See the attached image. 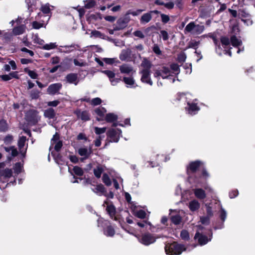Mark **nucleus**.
Masks as SVG:
<instances>
[{
	"mask_svg": "<svg viewBox=\"0 0 255 255\" xmlns=\"http://www.w3.org/2000/svg\"><path fill=\"white\" fill-rule=\"evenodd\" d=\"M185 250V248L183 245L178 244L176 243L167 244L165 247V251L166 254L170 255H179Z\"/></svg>",
	"mask_w": 255,
	"mask_h": 255,
	"instance_id": "f257e3e1",
	"label": "nucleus"
},
{
	"mask_svg": "<svg viewBox=\"0 0 255 255\" xmlns=\"http://www.w3.org/2000/svg\"><path fill=\"white\" fill-rule=\"evenodd\" d=\"M179 98L178 100L181 101V102L184 103L185 104V109L187 112L190 114L191 113V99L190 94L188 93L187 94H181L179 96Z\"/></svg>",
	"mask_w": 255,
	"mask_h": 255,
	"instance_id": "f03ea898",
	"label": "nucleus"
},
{
	"mask_svg": "<svg viewBox=\"0 0 255 255\" xmlns=\"http://www.w3.org/2000/svg\"><path fill=\"white\" fill-rule=\"evenodd\" d=\"M209 234H211V237H212V232L211 230H209ZM194 239L197 240L199 245L200 246H203L207 244L208 242L210 241L211 238H208L207 236L197 232L195 235Z\"/></svg>",
	"mask_w": 255,
	"mask_h": 255,
	"instance_id": "7ed1b4c3",
	"label": "nucleus"
},
{
	"mask_svg": "<svg viewBox=\"0 0 255 255\" xmlns=\"http://www.w3.org/2000/svg\"><path fill=\"white\" fill-rule=\"evenodd\" d=\"M138 240L140 243L145 246H148L156 241L155 237L149 233L142 235Z\"/></svg>",
	"mask_w": 255,
	"mask_h": 255,
	"instance_id": "20e7f679",
	"label": "nucleus"
},
{
	"mask_svg": "<svg viewBox=\"0 0 255 255\" xmlns=\"http://www.w3.org/2000/svg\"><path fill=\"white\" fill-rule=\"evenodd\" d=\"M170 75V70L166 67H162L160 70H156L154 74L155 77L161 76L163 79L167 78Z\"/></svg>",
	"mask_w": 255,
	"mask_h": 255,
	"instance_id": "39448f33",
	"label": "nucleus"
},
{
	"mask_svg": "<svg viewBox=\"0 0 255 255\" xmlns=\"http://www.w3.org/2000/svg\"><path fill=\"white\" fill-rule=\"evenodd\" d=\"M102 73L105 74L109 79L111 84L113 86L116 85L120 81L121 79L115 78V73L111 70L103 71Z\"/></svg>",
	"mask_w": 255,
	"mask_h": 255,
	"instance_id": "423d86ee",
	"label": "nucleus"
},
{
	"mask_svg": "<svg viewBox=\"0 0 255 255\" xmlns=\"http://www.w3.org/2000/svg\"><path fill=\"white\" fill-rule=\"evenodd\" d=\"M139 74L141 75V81L143 83H145L152 85L153 83L150 78V71L145 70H140Z\"/></svg>",
	"mask_w": 255,
	"mask_h": 255,
	"instance_id": "0eeeda50",
	"label": "nucleus"
},
{
	"mask_svg": "<svg viewBox=\"0 0 255 255\" xmlns=\"http://www.w3.org/2000/svg\"><path fill=\"white\" fill-rule=\"evenodd\" d=\"M26 118L28 121L36 123L39 120L38 112L36 110H31L27 113Z\"/></svg>",
	"mask_w": 255,
	"mask_h": 255,
	"instance_id": "6e6552de",
	"label": "nucleus"
},
{
	"mask_svg": "<svg viewBox=\"0 0 255 255\" xmlns=\"http://www.w3.org/2000/svg\"><path fill=\"white\" fill-rule=\"evenodd\" d=\"M59 135L56 133L53 136L51 140V145H54V149L57 151L60 150L62 146V142L59 139Z\"/></svg>",
	"mask_w": 255,
	"mask_h": 255,
	"instance_id": "1a4fd4ad",
	"label": "nucleus"
},
{
	"mask_svg": "<svg viewBox=\"0 0 255 255\" xmlns=\"http://www.w3.org/2000/svg\"><path fill=\"white\" fill-rule=\"evenodd\" d=\"M74 114L78 119L82 121H87L90 120V114L86 111H82L80 110H77L74 112Z\"/></svg>",
	"mask_w": 255,
	"mask_h": 255,
	"instance_id": "9d476101",
	"label": "nucleus"
},
{
	"mask_svg": "<svg viewBox=\"0 0 255 255\" xmlns=\"http://www.w3.org/2000/svg\"><path fill=\"white\" fill-rule=\"evenodd\" d=\"M61 87L62 85L60 83L53 84L48 87L47 92L50 95H54L60 90Z\"/></svg>",
	"mask_w": 255,
	"mask_h": 255,
	"instance_id": "9b49d317",
	"label": "nucleus"
},
{
	"mask_svg": "<svg viewBox=\"0 0 255 255\" xmlns=\"http://www.w3.org/2000/svg\"><path fill=\"white\" fill-rule=\"evenodd\" d=\"M131 54V51L129 49H123L120 54L119 58L123 61H128L130 59Z\"/></svg>",
	"mask_w": 255,
	"mask_h": 255,
	"instance_id": "f8f14e48",
	"label": "nucleus"
},
{
	"mask_svg": "<svg viewBox=\"0 0 255 255\" xmlns=\"http://www.w3.org/2000/svg\"><path fill=\"white\" fill-rule=\"evenodd\" d=\"M66 80L67 82L70 84H74L77 85L79 82L78 75L75 73H70L66 76Z\"/></svg>",
	"mask_w": 255,
	"mask_h": 255,
	"instance_id": "ddd939ff",
	"label": "nucleus"
},
{
	"mask_svg": "<svg viewBox=\"0 0 255 255\" xmlns=\"http://www.w3.org/2000/svg\"><path fill=\"white\" fill-rule=\"evenodd\" d=\"M120 70L121 73L130 74L133 72V67L128 64H124L120 66Z\"/></svg>",
	"mask_w": 255,
	"mask_h": 255,
	"instance_id": "4468645a",
	"label": "nucleus"
},
{
	"mask_svg": "<svg viewBox=\"0 0 255 255\" xmlns=\"http://www.w3.org/2000/svg\"><path fill=\"white\" fill-rule=\"evenodd\" d=\"M193 192L195 196L199 200H204L206 197L205 191L202 188H196Z\"/></svg>",
	"mask_w": 255,
	"mask_h": 255,
	"instance_id": "2eb2a0df",
	"label": "nucleus"
},
{
	"mask_svg": "<svg viewBox=\"0 0 255 255\" xmlns=\"http://www.w3.org/2000/svg\"><path fill=\"white\" fill-rule=\"evenodd\" d=\"M60 47L64 48V49L62 50L59 48V51L66 53H70L79 48V46L76 44H71L70 45H65L63 46H61Z\"/></svg>",
	"mask_w": 255,
	"mask_h": 255,
	"instance_id": "dca6fc26",
	"label": "nucleus"
},
{
	"mask_svg": "<svg viewBox=\"0 0 255 255\" xmlns=\"http://www.w3.org/2000/svg\"><path fill=\"white\" fill-rule=\"evenodd\" d=\"M106 210L112 219H113L115 221H118V218L115 216L116 208L114 205H107Z\"/></svg>",
	"mask_w": 255,
	"mask_h": 255,
	"instance_id": "f3484780",
	"label": "nucleus"
},
{
	"mask_svg": "<svg viewBox=\"0 0 255 255\" xmlns=\"http://www.w3.org/2000/svg\"><path fill=\"white\" fill-rule=\"evenodd\" d=\"M53 6L50 5L48 3H47L41 4L40 9L43 13L49 14L51 13V10L53 9Z\"/></svg>",
	"mask_w": 255,
	"mask_h": 255,
	"instance_id": "a211bd4d",
	"label": "nucleus"
},
{
	"mask_svg": "<svg viewBox=\"0 0 255 255\" xmlns=\"http://www.w3.org/2000/svg\"><path fill=\"white\" fill-rule=\"evenodd\" d=\"M140 66L142 68L141 70L150 71V69L152 67V64L149 60H148L146 58L144 57L143 58Z\"/></svg>",
	"mask_w": 255,
	"mask_h": 255,
	"instance_id": "6ab92c4d",
	"label": "nucleus"
},
{
	"mask_svg": "<svg viewBox=\"0 0 255 255\" xmlns=\"http://www.w3.org/2000/svg\"><path fill=\"white\" fill-rule=\"evenodd\" d=\"M26 140V137L24 136H21L18 141V146L19 149V150L22 153L23 156H24V154L26 152V148L23 151V148L25 145V143Z\"/></svg>",
	"mask_w": 255,
	"mask_h": 255,
	"instance_id": "aec40b11",
	"label": "nucleus"
},
{
	"mask_svg": "<svg viewBox=\"0 0 255 255\" xmlns=\"http://www.w3.org/2000/svg\"><path fill=\"white\" fill-rule=\"evenodd\" d=\"M200 43L199 41H193L192 40V49H194L195 50V51L194 52L195 56H196V61L198 62L200 59L202 58V55L201 54V52L200 51H198L197 50V46L199 45Z\"/></svg>",
	"mask_w": 255,
	"mask_h": 255,
	"instance_id": "412c9836",
	"label": "nucleus"
},
{
	"mask_svg": "<svg viewBox=\"0 0 255 255\" xmlns=\"http://www.w3.org/2000/svg\"><path fill=\"white\" fill-rule=\"evenodd\" d=\"M108 136L110 138L111 141L117 142L119 140V137L115 129H111L107 132Z\"/></svg>",
	"mask_w": 255,
	"mask_h": 255,
	"instance_id": "4be33fe9",
	"label": "nucleus"
},
{
	"mask_svg": "<svg viewBox=\"0 0 255 255\" xmlns=\"http://www.w3.org/2000/svg\"><path fill=\"white\" fill-rule=\"evenodd\" d=\"M204 29V25L195 24L192 22V34H199L203 31Z\"/></svg>",
	"mask_w": 255,
	"mask_h": 255,
	"instance_id": "5701e85b",
	"label": "nucleus"
},
{
	"mask_svg": "<svg viewBox=\"0 0 255 255\" xmlns=\"http://www.w3.org/2000/svg\"><path fill=\"white\" fill-rule=\"evenodd\" d=\"M78 153L81 156L87 158L92 153L91 148L86 147L80 148L78 149Z\"/></svg>",
	"mask_w": 255,
	"mask_h": 255,
	"instance_id": "b1692460",
	"label": "nucleus"
},
{
	"mask_svg": "<svg viewBox=\"0 0 255 255\" xmlns=\"http://www.w3.org/2000/svg\"><path fill=\"white\" fill-rule=\"evenodd\" d=\"M230 42L234 47H238L242 44L241 40L239 39L236 35H233L230 37Z\"/></svg>",
	"mask_w": 255,
	"mask_h": 255,
	"instance_id": "393cba45",
	"label": "nucleus"
},
{
	"mask_svg": "<svg viewBox=\"0 0 255 255\" xmlns=\"http://www.w3.org/2000/svg\"><path fill=\"white\" fill-rule=\"evenodd\" d=\"M56 113L54 110L51 108H49L44 111V116L45 117L49 119H54L55 117Z\"/></svg>",
	"mask_w": 255,
	"mask_h": 255,
	"instance_id": "a878e982",
	"label": "nucleus"
},
{
	"mask_svg": "<svg viewBox=\"0 0 255 255\" xmlns=\"http://www.w3.org/2000/svg\"><path fill=\"white\" fill-rule=\"evenodd\" d=\"M202 166H204V163L200 160L192 161V175Z\"/></svg>",
	"mask_w": 255,
	"mask_h": 255,
	"instance_id": "bb28decb",
	"label": "nucleus"
},
{
	"mask_svg": "<svg viewBox=\"0 0 255 255\" xmlns=\"http://www.w3.org/2000/svg\"><path fill=\"white\" fill-rule=\"evenodd\" d=\"M220 215L219 217L222 221L221 224L219 227V229H222L224 227V223L225 221V220L227 217V213L226 211L223 209L222 207L220 210Z\"/></svg>",
	"mask_w": 255,
	"mask_h": 255,
	"instance_id": "cd10ccee",
	"label": "nucleus"
},
{
	"mask_svg": "<svg viewBox=\"0 0 255 255\" xmlns=\"http://www.w3.org/2000/svg\"><path fill=\"white\" fill-rule=\"evenodd\" d=\"M152 18V14L150 12H147L143 14L140 19L141 24H146L149 22Z\"/></svg>",
	"mask_w": 255,
	"mask_h": 255,
	"instance_id": "c85d7f7f",
	"label": "nucleus"
},
{
	"mask_svg": "<svg viewBox=\"0 0 255 255\" xmlns=\"http://www.w3.org/2000/svg\"><path fill=\"white\" fill-rule=\"evenodd\" d=\"M25 26L24 25H21L15 27L13 29V33L15 35H18L22 34L25 31Z\"/></svg>",
	"mask_w": 255,
	"mask_h": 255,
	"instance_id": "c756f323",
	"label": "nucleus"
},
{
	"mask_svg": "<svg viewBox=\"0 0 255 255\" xmlns=\"http://www.w3.org/2000/svg\"><path fill=\"white\" fill-rule=\"evenodd\" d=\"M104 170V167L102 165H99L93 170L94 175L98 178L101 177L102 173Z\"/></svg>",
	"mask_w": 255,
	"mask_h": 255,
	"instance_id": "7c9ffc66",
	"label": "nucleus"
},
{
	"mask_svg": "<svg viewBox=\"0 0 255 255\" xmlns=\"http://www.w3.org/2000/svg\"><path fill=\"white\" fill-rule=\"evenodd\" d=\"M12 172L11 169L6 168L4 170H0V176L4 178H9L12 176Z\"/></svg>",
	"mask_w": 255,
	"mask_h": 255,
	"instance_id": "2f4dec72",
	"label": "nucleus"
},
{
	"mask_svg": "<svg viewBox=\"0 0 255 255\" xmlns=\"http://www.w3.org/2000/svg\"><path fill=\"white\" fill-rule=\"evenodd\" d=\"M4 148L5 151L10 154L13 157L16 156L18 154V151L14 146L4 147Z\"/></svg>",
	"mask_w": 255,
	"mask_h": 255,
	"instance_id": "473e14b6",
	"label": "nucleus"
},
{
	"mask_svg": "<svg viewBox=\"0 0 255 255\" xmlns=\"http://www.w3.org/2000/svg\"><path fill=\"white\" fill-rule=\"evenodd\" d=\"M104 234L108 237H113L115 234L114 229L111 226H109L104 231Z\"/></svg>",
	"mask_w": 255,
	"mask_h": 255,
	"instance_id": "72a5a7b5",
	"label": "nucleus"
},
{
	"mask_svg": "<svg viewBox=\"0 0 255 255\" xmlns=\"http://www.w3.org/2000/svg\"><path fill=\"white\" fill-rule=\"evenodd\" d=\"M26 2L27 3L28 8L30 11H33L36 9V0H26Z\"/></svg>",
	"mask_w": 255,
	"mask_h": 255,
	"instance_id": "f704fd0d",
	"label": "nucleus"
},
{
	"mask_svg": "<svg viewBox=\"0 0 255 255\" xmlns=\"http://www.w3.org/2000/svg\"><path fill=\"white\" fill-rule=\"evenodd\" d=\"M118 116L113 113H109L106 115L105 120L108 123H112L117 121Z\"/></svg>",
	"mask_w": 255,
	"mask_h": 255,
	"instance_id": "c9c22d12",
	"label": "nucleus"
},
{
	"mask_svg": "<svg viewBox=\"0 0 255 255\" xmlns=\"http://www.w3.org/2000/svg\"><path fill=\"white\" fill-rule=\"evenodd\" d=\"M93 191L96 193H100V195L103 194L106 192L105 188L101 184L97 185L96 188L93 189Z\"/></svg>",
	"mask_w": 255,
	"mask_h": 255,
	"instance_id": "e433bc0d",
	"label": "nucleus"
},
{
	"mask_svg": "<svg viewBox=\"0 0 255 255\" xmlns=\"http://www.w3.org/2000/svg\"><path fill=\"white\" fill-rule=\"evenodd\" d=\"M8 128V126L6 121L4 120L0 121V132L6 131Z\"/></svg>",
	"mask_w": 255,
	"mask_h": 255,
	"instance_id": "4c0bfd02",
	"label": "nucleus"
},
{
	"mask_svg": "<svg viewBox=\"0 0 255 255\" xmlns=\"http://www.w3.org/2000/svg\"><path fill=\"white\" fill-rule=\"evenodd\" d=\"M95 112L99 117L103 118L106 112V110L103 107H99L95 110Z\"/></svg>",
	"mask_w": 255,
	"mask_h": 255,
	"instance_id": "58836bf2",
	"label": "nucleus"
},
{
	"mask_svg": "<svg viewBox=\"0 0 255 255\" xmlns=\"http://www.w3.org/2000/svg\"><path fill=\"white\" fill-rule=\"evenodd\" d=\"M171 220L172 223L175 225H178L180 223L181 218L178 214L171 216Z\"/></svg>",
	"mask_w": 255,
	"mask_h": 255,
	"instance_id": "ea45409f",
	"label": "nucleus"
},
{
	"mask_svg": "<svg viewBox=\"0 0 255 255\" xmlns=\"http://www.w3.org/2000/svg\"><path fill=\"white\" fill-rule=\"evenodd\" d=\"M182 201L185 202L187 200H189L191 198V194L190 190H186L182 194Z\"/></svg>",
	"mask_w": 255,
	"mask_h": 255,
	"instance_id": "a19ab883",
	"label": "nucleus"
},
{
	"mask_svg": "<svg viewBox=\"0 0 255 255\" xmlns=\"http://www.w3.org/2000/svg\"><path fill=\"white\" fill-rule=\"evenodd\" d=\"M46 23L45 24L44 23V21H42V22H38L37 21H34L32 22V26L33 28L36 29H39L42 27H45V25H46Z\"/></svg>",
	"mask_w": 255,
	"mask_h": 255,
	"instance_id": "79ce46f5",
	"label": "nucleus"
},
{
	"mask_svg": "<svg viewBox=\"0 0 255 255\" xmlns=\"http://www.w3.org/2000/svg\"><path fill=\"white\" fill-rule=\"evenodd\" d=\"M123 81L127 85V87L134 85L135 81L132 77H124Z\"/></svg>",
	"mask_w": 255,
	"mask_h": 255,
	"instance_id": "37998d69",
	"label": "nucleus"
},
{
	"mask_svg": "<svg viewBox=\"0 0 255 255\" xmlns=\"http://www.w3.org/2000/svg\"><path fill=\"white\" fill-rule=\"evenodd\" d=\"M57 46V45L56 44V43L51 42L49 44H44L42 48L44 50H49L56 48Z\"/></svg>",
	"mask_w": 255,
	"mask_h": 255,
	"instance_id": "c03bdc74",
	"label": "nucleus"
},
{
	"mask_svg": "<svg viewBox=\"0 0 255 255\" xmlns=\"http://www.w3.org/2000/svg\"><path fill=\"white\" fill-rule=\"evenodd\" d=\"M102 181L107 186H110L112 184L111 180L109 176L106 174L104 173L102 177Z\"/></svg>",
	"mask_w": 255,
	"mask_h": 255,
	"instance_id": "a18cd8bd",
	"label": "nucleus"
},
{
	"mask_svg": "<svg viewBox=\"0 0 255 255\" xmlns=\"http://www.w3.org/2000/svg\"><path fill=\"white\" fill-rule=\"evenodd\" d=\"M220 41L223 46H229L230 44V39L226 36H221Z\"/></svg>",
	"mask_w": 255,
	"mask_h": 255,
	"instance_id": "49530a36",
	"label": "nucleus"
},
{
	"mask_svg": "<svg viewBox=\"0 0 255 255\" xmlns=\"http://www.w3.org/2000/svg\"><path fill=\"white\" fill-rule=\"evenodd\" d=\"M180 237L183 240L187 241L190 239V235L188 232L186 230H183L181 232Z\"/></svg>",
	"mask_w": 255,
	"mask_h": 255,
	"instance_id": "de8ad7c7",
	"label": "nucleus"
},
{
	"mask_svg": "<svg viewBox=\"0 0 255 255\" xmlns=\"http://www.w3.org/2000/svg\"><path fill=\"white\" fill-rule=\"evenodd\" d=\"M156 28L154 25H152L149 27H148L144 29V32L146 36H150L153 32V30Z\"/></svg>",
	"mask_w": 255,
	"mask_h": 255,
	"instance_id": "09e8293b",
	"label": "nucleus"
},
{
	"mask_svg": "<svg viewBox=\"0 0 255 255\" xmlns=\"http://www.w3.org/2000/svg\"><path fill=\"white\" fill-rule=\"evenodd\" d=\"M40 91L38 90L34 89L30 92V96L32 99H37L40 95Z\"/></svg>",
	"mask_w": 255,
	"mask_h": 255,
	"instance_id": "8fccbe9b",
	"label": "nucleus"
},
{
	"mask_svg": "<svg viewBox=\"0 0 255 255\" xmlns=\"http://www.w3.org/2000/svg\"><path fill=\"white\" fill-rule=\"evenodd\" d=\"M22 164L21 163H16L13 168L14 172L16 174H19L22 171Z\"/></svg>",
	"mask_w": 255,
	"mask_h": 255,
	"instance_id": "3c124183",
	"label": "nucleus"
},
{
	"mask_svg": "<svg viewBox=\"0 0 255 255\" xmlns=\"http://www.w3.org/2000/svg\"><path fill=\"white\" fill-rule=\"evenodd\" d=\"M24 71L27 73L32 79H35L37 78L38 75L35 71L30 70L27 68L24 69Z\"/></svg>",
	"mask_w": 255,
	"mask_h": 255,
	"instance_id": "603ef678",
	"label": "nucleus"
},
{
	"mask_svg": "<svg viewBox=\"0 0 255 255\" xmlns=\"http://www.w3.org/2000/svg\"><path fill=\"white\" fill-rule=\"evenodd\" d=\"M103 60L108 64H113L115 63H120V61L116 58H105L103 59Z\"/></svg>",
	"mask_w": 255,
	"mask_h": 255,
	"instance_id": "864d4df0",
	"label": "nucleus"
},
{
	"mask_svg": "<svg viewBox=\"0 0 255 255\" xmlns=\"http://www.w3.org/2000/svg\"><path fill=\"white\" fill-rule=\"evenodd\" d=\"M200 207V204L196 199L192 200V212L198 210Z\"/></svg>",
	"mask_w": 255,
	"mask_h": 255,
	"instance_id": "5fc2aeb1",
	"label": "nucleus"
},
{
	"mask_svg": "<svg viewBox=\"0 0 255 255\" xmlns=\"http://www.w3.org/2000/svg\"><path fill=\"white\" fill-rule=\"evenodd\" d=\"M73 171L76 175L78 176H82L84 173L82 169L77 166L74 167Z\"/></svg>",
	"mask_w": 255,
	"mask_h": 255,
	"instance_id": "6e6d98bb",
	"label": "nucleus"
},
{
	"mask_svg": "<svg viewBox=\"0 0 255 255\" xmlns=\"http://www.w3.org/2000/svg\"><path fill=\"white\" fill-rule=\"evenodd\" d=\"M101 103L102 100L100 98H94L90 101V104L94 106L99 105Z\"/></svg>",
	"mask_w": 255,
	"mask_h": 255,
	"instance_id": "4d7b16f0",
	"label": "nucleus"
},
{
	"mask_svg": "<svg viewBox=\"0 0 255 255\" xmlns=\"http://www.w3.org/2000/svg\"><path fill=\"white\" fill-rule=\"evenodd\" d=\"M211 217L206 216L200 217V221L202 224L208 225L210 224V219Z\"/></svg>",
	"mask_w": 255,
	"mask_h": 255,
	"instance_id": "13d9d810",
	"label": "nucleus"
},
{
	"mask_svg": "<svg viewBox=\"0 0 255 255\" xmlns=\"http://www.w3.org/2000/svg\"><path fill=\"white\" fill-rule=\"evenodd\" d=\"M207 216L212 217L213 216V212L212 211V207L210 204H206Z\"/></svg>",
	"mask_w": 255,
	"mask_h": 255,
	"instance_id": "bf43d9fd",
	"label": "nucleus"
},
{
	"mask_svg": "<svg viewBox=\"0 0 255 255\" xmlns=\"http://www.w3.org/2000/svg\"><path fill=\"white\" fill-rule=\"evenodd\" d=\"M201 176L204 178L205 179H206L208 178L209 176V174L208 173L205 166H202L201 168Z\"/></svg>",
	"mask_w": 255,
	"mask_h": 255,
	"instance_id": "052dcab7",
	"label": "nucleus"
},
{
	"mask_svg": "<svg viewBox=\"0 0 255 255\" xmlns=\"http://www.w3.org/2000/svg\"><path fill=\"white\" fill-rule=\"evenodd\" d=\"M160 37H162L164 41H166L168 39L169 36L166 31L162 30L160 31Z\"/></svg>",
	"mask_w": 255,
	"mask_h": 255,
	"instance_id": "680f3d73",
	"label": "nucleus"
},
{
	"mask_svg": "<svg viewBox=\"0 0 255 255\" xmlns=\"http://www.w3.org/2000/svg\"><path fill=\"white\" fill-rule=\"evenodd\" d=\"M135 216L140 219H144L145 217L146 213L142 210L138 211L135 213Z\"/></svg>",
	"mask_w": 255,
	"mask_h": 255,
	"instance_id": "e2e57ef3",
	"label": "nucleus"
},
{
	"mask_svg": "<svg viewBox=\"0 0 255 255\" xmlns=\"http://www.w3.org/2000/svg\"><path fill=\"white\" fill-rule=\"evenodd\" d=\"M170 68L173 71V73L178 74L179 73V66L177 64H172L171 65Z\"/></svg>",
	"mask_w": 255,
	"mask_h": 255,
	"instance_id": "0e129e2a",
	"label": "nucleus"
},
{
	"mask_svg": "<svg viewBox=\"0 0 255 255\" xmlns=\"http://www.w3.org/2000/svg\"><path fill=\"white\" fill-rule=\"evenodd\" d=\"M94 129L95 132L97 134H100L106 132V128H100L98 127H95Z\"/></svg>",
	"mask_w": 255,
	"mask_h": 255,
	"instance_id": "69168bd1",
	"label": "nucleus"
},
{
	"mask_svg": "<svg viewBox=\"0 0 255 255\" xmlns=\"http://www.w3.org/2000/svg\"><path fill=\"white\" fill-rule=\"evenodd\" d=\"M160 16L161 21L164 24L167 23L170 20V17L168 15L162 13Z\"/></svg>",
	"mask_w": 255,
	"mask_h": 255,
	"instance_id": "338daca9",
	"label": "nucleus"
},
{
	"mask_svg": "<svg viewBox=\"0 0 255 255\" xmlns=\"http://www.w3.org/2000/svg\"><path fill=\"white\" fill-rule=\"evenodd\" d=\"M153 51L158 55L161 54V51L160 50L158 45L156 44H154L152 48Z\"/></svg>",
	"mask_w": 255,
	"mask_h": 255,
	"instance_id": "774afa93",
	"label": "nucleus"
}]
</instances>
